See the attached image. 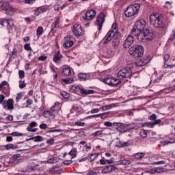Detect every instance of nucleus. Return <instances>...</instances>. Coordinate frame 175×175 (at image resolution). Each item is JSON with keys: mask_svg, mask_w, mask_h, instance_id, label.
<instances>
[{"mask_svg": "<svg viewBox=\"0 0 175 175\" xmlns=\"http://www.w3.org/2000/svg\"><path fill=\"white\" fill-rule=\"evenodd\" d=\"M73 88L75 91H79L81 95H91L92 94H95V91L91 90H87L79 85L75 86Z\"/></svg>", "mask_w": 175, "mask_h": 175, "instance_id": "10", "label": "nucleus"}, {"mask_svg": "<svg viewBox=\"0 0 175 175\" xmlns=\"http://www.w3.org/2000/svg\"><path fill=\"white\" fill-rule=\"evenodd\" d=\"M0 85H1V87H5V85H7L9 88V83H8V81H3L1 83Z\"/></svg>", "mask_w": 175, "mask_h": 175, "instance_id": "55", "label": "nucleus"}, {"mask_svg": "<svg viewBox=\"0 0 175 175\" xmlns=\"http://www.w3.org/2000/svg\"><path fill=\"white\" fill-rule=\"evenodd\" d=\"M149 120L150 121H157V115L155 113L152 114L150 117H149Z\"/></svg>", "mask_w": 175, "mask_h": 175, "instance_id": "47", "label": "nucleus"}, {"mask_svg": "<svg viewBox=\"0 0 175 175\" xmlns=\"http://www.w3.org/2000/svg\"><path fill=\"white\" fill-rule=\"evenodd\" d=\"M150 61H151V59H150V57L147 56V57H143L139 62L135 63V66H137V68L144 66L147 65V64H148Z\"/></svg>", "mask_w": 175, "mask_h": 175, "instance_id": "14", "label": "nucleus"}, {"mask_svg": "<svg viewBox=\"0 0 175 175\" xmlns=\"http://www.w3.org/2000/svg\"><path fill=\"white\" fill-rule=\"evenodd\" d=\"M2 7L3 8V10H8V8L10 6V3L9 1H2Z\"/></svg>", "mask_w": 175, "mask_h": 175, "instance_id": "34", "label": "nucleus"}, {"mask_svg": "<svg viewBox=\"0 0 175 175\" xmlns=\"http://www.w3.org/2000/svg\"><path fill=\"white\" fill-rule=\"evenodd\" d=\"M73 161L72 160H66L63 162V163H64V165H70V163H72Z\"/></svg>", "mask_w": 175, "mask_h": 175, "instance_id": "61", "label": "nucleus"}, {"mask_svg": "<svg viewBox=\"0 0 175 175\" xmlns=\"http://www.w3.org/2000/svg\"><path fill=\"white\" fill-rule=\"evenodd\" d=\"M118 165H124L125 166H128V165H131V161L124 159L120 160L117 162Z\"/></svg>", "mask_w": 175, "mask_h": 175, "instance_id": "30", "label": "nucleus"}, {"mask_svg": "<svg viewBox=\"0 0 175 175\" xmlns=\"http://www.w3.org/2000/svg\"><path fill=\"white\" fill-rule=\"evenodd\" d=\"M5 100V96L3 94L0 95V105H3V102Z\"/></svg>", "mask_w": 175, "mask_h": 175, "instance_id": "53", "label": "nucleus"}, {"mask_svg": "<svg viewBox=\"0 0 175 175\" xmlns=\"http://www.w3.org/2000/svg\"><path fill=\"white\" fill-rule=\"evenodd\" d=\"M98 157H99V153L92 154L88 160L91 161H95V159H96V158H98Z\"/></svg>", "mask_w": 175, "mask_h": 175, "instance_id": "36", "label": "nucleus"}, {"mask_svg": "<svg viewBox=\"0 0 175 175\" xmlns=\"http://www.w3.org/2000/svg\"><path fill=\"white\" fill-rule=\"evenodd\" d=\"M100 165H106V159H105V158H103L102 159L100 160Z\"/></svg>", "mask_w": 175, "mask_h": 175, "instance_id": "63", "label": "nucleus"}, {"mask_svg": "<svg viewBox=\"0 0 175 175\" xmlns=\"http://www.w3.org/2000/svg\"><path fill=\"white\" fill-rule=\"evenodd\" d=\"M51 110L53 111V113L58 111V110H59V103H55V105L51 108Z\"/></svg>", "mask_w": 175, "mask_h": 175, "instance_id": "28", "label": "nucleus"}, {"mask_svg": "<svg viewBox=\"0 0 175 175\" xmlns=\"http://www.w3.org/2000/svg\"><path fill=\"white\" fill-rule=\"evenodd\" d=\"M133 42H135L133 36H132V34L129 35L124 42L123 47L124 49H129L130 46H132L133 44Z\"/></svg>", "mask_w": 175, "mask_h": 175, "instance_id": "12", "label": "nucleus"}, {"mask_svg": "<svg viewBox=\"0 0 175 175\" xmlns=\"http://www.w3.org/2000/svg\"><path fill=\"white\" fill-rule=\"evenodd\" d=\"M43 33V27H38L37 29V35H42Z\"/></svg>", "mask_w": 175, "mask_h": 175, "instance_id": "48", "label": "nucleus"}, {"mask_svg": "<svg viewBox=\"0 0 175 175\" xmlns=\"http://www.w3.org/2000/svg\"><path fill=\"white\" fill-rule=\"evenodd\" d=\"M47 163H55L57 162V159L53 157L46 161Z\"/></svg>", "mask_w": 175, "mask_h": 175, "instance_id": "46", "label": "nucleus"}, {"mask_svg": "<svg viewBox=\"0 0 175 175\" xmlns=\"http://www.w3.org/2000/svg\"><path fill=\"white\" fill-rule=\"evenodd\" d=\"M4 148H5L6 150H16V149L18 148V146H17L16 145H13L12 144H9L4 146Z\"/></svg>", "mask_w": 175, "mask_h": 175, "instance_id": "29", "label": "nucleus"}, {"mask_svg": "<svg viewBox=\"0 0 175 175\" xmlns=\"http://www.w3.org/2000/svg\"><path fill=\"white\" fill-rule=\"evenodd\" d=\"M35 0H25V3L28 5H33V3H35Z\"/></svg>", "mask_w": 175, "mask_h": 175, "instance_id": "51", "label": "nucleus"}, {"mask_svg": "<svg viewBox=\"0 0 175 175\" xmlns=\"http://www.w3.org/2000/svg\"><path fill=\"white\" fill-rule=\"evenodd\" d=\"M169 58H170V55L165 54L163 57L164 62H167L169 61Z\"/></svg>", "mask_w": 175, "mask_h": 175, "instance_id": "52", "label": "nucleus"}, {"mask_svg": "<svg viewBox=\"0 0 175 175\" xmlns=\"http://www.w3.org/2000/svg\"><path fill=\"white\" fill-rule=\"evenodd\" d=\"M5 24H7L8 29H10V28H12V27H13V20L6 19V18L1 19L0 25H2V27H5Z\"/></svg>", "mask_w": 175, "mask_h": 175, "instance_id": "17", "label": "nucleus"}, {"mask_svg": "<svg viewBox=\"0 0 175 175\" xmlns=\"http://www.w3.org/2000/svg\"><path fill=\"white\" fill-rule=\"evenodd\" d=\"M62 75H63V76H70V75H72V71L70 68H66L62 70Z\"/></svg>", "mask_w": 175, "mask_h": 175, "instance_id": "26", "label": "nucleus"}, {"mask_svg": "<svg viewBox=\"0 0 175 175\" xmlns=\"http://www.w3.org/2000/svg\"><path fill=\"white\" fill-rule=\"evenodd\" d=\"M73 44L74 42L72 40H70V36H68L67 37H66V41L63 45L64 49H70V47H72Z\"/></svg>", "mask_w": 175, "mask_h": 175, "instance_id": "19", "label": "nucleus"}, {"mask_svg": "<svg viewBox=\"0 0 175 175\" xmlns=\"http://www.w3.org/2000/svg\"><path fill=\"white\" fill-rule=\"evenodd\" d=\"M27 87V83L25 81H19V88L23 89Z\"/></svg>", "mask_w": 175, "mask_h": 175, "instance_id": "40", "label": "nucleus"}, {"mask_svg": "<svg viewBox=\"0 0 175 175\" xmlns=\"http://www.w3.org/2000/svg\"><path fill=\"white\" fill-rule=\"evenodd\" d=\"M46 144H50V145L54 144V139L53 138H51L50 139H48L46 141Z\"/></svg>", "mask_w": 175, "mask_h": 175, "instance_id": "56", "label": "nucleus"}, {"mask_svg": "<svg viewBox=\"0 0 175 175\" xmlns=\"http://www.w3.org/2000/svg\"><path fill=\"white\" fill-rule=\"evenodd\" d=\"M76 152H77V149L72 148L69 152L68 155H70L72 158H76Z\"/></svg>", "mask_w": 175, "mask_h": 175, "instance_id": "33", "label": "nucleus"}, {"mask_svg": "<svg viewBox=\"0 0 175 175\" xmlns=\"http://www.w3.org/2000/svg\"><path fill=\"white\" fill-rule=\"evenodd\" d=\"M140 135L142 136V137H143L144 139H145V137H147V131L146 130H142L140 131Z\"/></svg>", "mask_w": 175, "mask_h": 175, "instance_id": "41", "label": "nucleus"}, {"mask_svg": "<svg viewBox=\"0 0 175 175\" xmlns=\"http://www.w3.org/2000/svg\"><path fill=\"white\" fill-rule=\"evenodd\" d=\"M101 135H102V131H96L95 133H94L92 134V136L98 137V136H100Z\"/></svg>", "mask_w": 175, "mask_h": 175, "instance_id": "50", "label": "nucleus"}, {"mask_svg": "<svg viewBox=\"0 0 175 175\" xmlns=\"http://www.w3.org/2000/svg\"><path fill=\"white\" fill-rule=\"evenodd\" d=\"M62 81H63V83H66V84H72V83H73L75 80H73V78H67L62 79Z\"/></svg>", "mask_w": 175, "mask_h": 175, "instance_id": "32", "label": "nucleus"}, {"mask_svg": "<svg viewBox=\"0 0 175 175\" xmlns=\"http://www.w3.org/2000/svg\"><path fill=\"white\" fill-rule=\"evenodd\" d=\"M24 49L27 51H31V50H32V48H31V45L29 44H25L24 46Z\"/></svg>", "mask_w": 175, "mask_h": 175, "instance_id": "45", "label": "nucleus"}, {"mask_svg": "<svg viewBox=\"0 0 175 175\" xmlns=\"http://www.w3.org/2000/svg\"><path fill=\"white\" fill-rule=\"evenodd\" d=\"M72 109L74 110V111H76L77 113L81 112V108L79 107H76L75 105L72 106Z\"/></svg>", "mask_w": 175, "mask_h": 175, "instance_id": "43", "label": "nucleus"}, {"mask_svg": "<svg viewBox=\"0 0 175 175\" xmlns=\"http://www.w3.org/2000/svg\"><path fill=\"white\" fill-rule=\"evenodd\" d=\"M150 23L154 28L157 29H164L166 28V25L163 23V15L162 14L156 13L150 16Z\"/></svg>", "mask_w": 175, "mask_h": 175, "instance_id": "2", "label": "nucleus"}, {"mask_svg": "<svg viewBox=\"0 0 175 175\" xmlns=\"http://www.w3.org/2000/svg\"><path fill=\"white\" fill-rule=\"evenodd\" d=\"M40 129H46V128H47V124L42 123L40 125Z\"/></svg>", "mask_w": 175, "mask_h": 175, "instance_id": "62", "label": "nucleus"}, {"mask_svg": "<svg viewBox=\"0 0 175 175\" xmlns=\"http://www.w3.org/2000/svg\"><path fill=\"white\" fill-rule=\"evenodd\" d=\"M88 175H98V172H95L94 171H90L88 173Z\"/></svg>", "mask_w": 175, "mask_h": 175, "instance_id": "64", "label": "nucleus"}, {"mask_svg": "<svg viewBox=\"0 0 175 175\" xmlns=\"http://www.w3.org/2000/svg\"><path fill=\"white\" fill-rule=\"evenodd\" d=\"M61 58H62V55L59 51H58L56 54L53 56V61L54 62H58V61H61Z\"/></svg>", "mask_w": 175, "mask_h": 175, "instance_id": "25", "label": "nucleus"}, {"mask_svg": "<svg viewBox=\"0 0 175 175\" xmlns=\"http://www.w3.org/2000/svg\"><path fill=\"white\" fill-rule=\"evenodd\" d=\"M140 10V4L135 3L133 5L129 6L126 8L124 11V16L126 17H132V16H135V14H137L139 13V10Z\"/></svg>", "mask_w": 175, "mask_h": 175, "instance_id": "4", "label": "nucleus"}, {"mask_svg": "<svg viewBox=\"0 0 175 175\" xmlns=\"http://www.w3.org/2000/svg\"><path fill=\"white\" fill-rule=\"evenodd\" d=\"M117 169L118 167L115 165H107L103 168L101 173L103 174H110V173H113Z\"/></svg>", "mask_w": 175, "mask_h": 175, "instance_id": "13", "label": "nucleus"}, {"mask_svg": "<svg viewBox=\"0 0 175 175\" xmlns=\"http://www.w3.org/2000/svg\"><path fill=\"white\" fill-rule=\"evenodd\" d=\"M96 16V12L94 10H89L85 14V16H83L84 21H91L94 17Z\"/></svg>", "mask_w": 175, "mask_h": 175, "instance_id": "9", "label": "nucleus"}, {"mask_svg": "<svg viewBox=\"0 0 175 175\" xmlns=\"http://www.w3.org/2000/svg\"><path fill=\"white\" fill-rule=\"evenodd\" d=\"M146 24V23L144 19H140L135 22V27L137 28V29H139L140 31H144Z\"/></svg>", "mask_w": 175, "mask_h": 175, "instance_id": "16", "label": "nucleus"}, {"mask_svg": "<svg viewBox=\"0 0 175 175\" xmlns=\"http://www.w3.org/2000/svg\"><path fill=\"white\" fill-rule=\"evenodd\" d=\"M105 18H106V15L103 12H101L96 20V25L98 27V31H102L103 24L105 23Z\"/></svg>", "mask_w": 175, "mask_h": 175, "instance_id": "7", "label": "nucleus"}, {"mask_svg": "<svg viewBox=\"0 0 175 175\" xmlns=\"http://www.w3.org/2000/svg\"><path fill=\"white\" fill-rule=\"evenodd\" d=\"M154 38L155 33H154L153 31L146 29L142 32V40H141V42L153 40Z\"/></svg>", "mask_w": 175, "mask_h": 175, "instance_id": "6", "label": "nucleus"}, {"mask_svg": "<svg viewBox=\"0 0 175 175\" xmlns=\"http://www.w3.org/2000/svg\"><path fill=\"white\" fill-rule=\"evenodd\" d=\"M28 140H33V142H43V137L40 136V135H37L36 137H33L31 138H29V139H27V141Z\"/></svg>", "mask_w": 175, "mask_h": 175, "instance_id": "24", "label": "nucleus"}, {"mask_svg": "<svg viewBox=\"0 0 175 175\" xmlns=\"http://www.w3.org/2000/svg\"><path fill=\"white\" fill-rule=\"evenodd\" d=\"M21 98H23V94L18 93L16 97V102H18L19 100H21Z\"/></svg>", "mask_w": 175, "mask_h": 175, "instance_id": "49", "label": "nucleus"}, {"mask_svg": "<svg viewBox=\"0 0 175 175\" xmlns=\"http://www.w3.org/2000/svg\"><path fill=\"white\" fill-rule=\"evenodd\" d=\"M55 112L53 111L52 110L46 111V113H48V115L49 116V118H51V120H54V118H55Z\"/></svg>", "mask_w": 175, "mask_h": 175, "instance_id": "35", "label": "nucleus"}, {"mask_svg": "<svg viewBox=\"0 0 175 175\" xmlns=\"http://www.w3.org/2000/svg\"><path fill=\"white\" fill-rule=\"evenodd\" d=\"M54 132H62L61 129H55V130H50L47 133H54Z\"/></svg>", "mask_w": 175, "mask_h": 175, "instance_id": "59", "label": "nucleus"}, {"mask_svg": "<svg viewBox=\"0 0 175 175\" xmlns=\"http://www.w3.org/2000/svg\"><path fill=\"white\" fill-rule=\"evenodd\" d=\"M103 83L111 86V77H107L103 79Z\"/></svg>", "mask_w": 175, "mask_h": 175, "instance_id": "38", "label": "nucleus"}, {"mask_svg": "<svg viewBox=\"0 0 175 175\" xmlns=\"http://www.w3.org/2000/svg\"><path fill=\"white\" fill-rule=\"evenodd\" d=\"M61 95L63 96V98H64V99H69V98H70V94L66 92H62Z\"/></svg>", "mask_w": 175, "mask_h": 175, "instance_id": "39", "label": "nucleus"}, {"mask_svg": "<svg viewBox=\"0 0 175 175\" xmlns=\"http://www.w3.org/2000/svg\"><path fill=\"white\" fill-rule=\"evenodd\" d=\"M11 135H12V136H17V137H18V136H23V133H18V132H12V133H11Z\"/></svg>", "mask_w": 175, "mask_h": 175, "instance_id": "54", "label": "nucleus"}, {"mask_svg": "<svg viewBox=\"0 0 175 175\" xmlns=\"http://www.w3.org/2000/svg\"><path fill=\"white\" fill-rule=\"evenodd\" d=\"M79 79L81 81H86V80L91 79V75L89 73L80 72L78 75Z\"/></svg>", "mask_w": 175, "mask_h": 175, "instance_id": "18", "label": "nucleus"}, {"mask_svg": "<svg viewBox=\"0 0 175 175\" xmlns=\"http://www.w3.org/2000/svg\"><path fill=\"white\" fill-rule=\"evenodd\" d=\"M104 125L105 126H113V125H114V126H121L122 125V123H120V122L111 123V122H105L104 123Z\"/></svg>", "mask_w": 175, "mask_h": 175, "instance_id": "22", "label": "nucleus"}, {"mask_svg": "<svg viewBox=\"0 0 175 175\" xmlns=\"http://www.w3.org/2000/svg\"><path fill=\"white\" fill-rule=\"evenodd\" d=\"M18 75H19L20 79H24V77H25V72H24L23 70H19Z\"/></svg>", "mask_w": 175, "mask_h": 175, "instance_id": "44", "label": "nucleus"}, {"mask_svg": "<svg viewBox=\"0 0 175 175\" xmlns=\"http://www.w3.org/2000/svg\"><path fill=\"white\" fill-rule=\"evenodd\" d=\"M46 12H47V7L41 6L34 11V14L35 16H40V14H42V13H44Z\"/></svg>", "mask_w": 175, "mask_h": 175, "instance_id": "20", "label": "nucleus"}, {"mask_svg": "<svg viewBox=\"0 0 175 175\" xmlns=\"http://www.w3.org/2000/svg\"><path fill=\"white\" fill-rule=\"evenodd\" d=\"M118 38V25L114 23H113L111 29L107 33L106 36L103 38V44H107L111 39H116V41L112 42V46L114 49L118 48V41L117 40Z\"/></svg>", "mask_w": 175, "mask_h": 175, "instance_id": "1", "label": "nucleus"}, {"mask_svg": "<svg viewBox=\"0 0 175 175\" xmlns=\"http://www.w3.org/2000/svg\"><path fill=\"white\" fill-rule=\"evenodd\" d=\"M116 146L118 147H128L129 146V142H122L121 141H118L117 142Z\"/></svg>", "mask_w": 175, "mask_h": 175, "instance_id": "31", "label": "nucleus"}, {"mask_svg": "<svg viewBox=\"0 0 175 175\" xmlns=\"http://www.w3.org/2000/svg\"><path fill=\"white\" fill-rule=\"evenodd\" d=\"M14 100H13V99L10 98L8 99L6 101H4L3 103V109H7L8 110H13V109H14Z\"/></svg>", "mask_w": 175, "mask_h": 175, "instance_id": "15", "label": "nucleus"}, {"mask_svg": "<svg viewBox=\"0 0 175 175\" xmlns=\"http://www.w3.org/2000/svg\"><path fill=\"white\" fill-rule=\"evenodd\" d=\"M131 76H132V69L131 67L123 68L118 72V77L120 79H129Z\"/></svg>", "mask_w": 175, "mask_h": 175, "instance_id": "5", "label": "nucleus"}, {"mask_svg": "<svg viewBox=\"0 0 175 175\" xmlns=\"http://www.w3.org/2000/svg\"><path fill=\"white\" fill-rule=\"evenodd\" d=\"M72 32L77 38L84 35V31H83V28H81V25H75L73 26Z\"/></svg>", "mask_w": 175, "mask_h": 175, "instance_id": "8", "label": "nucleus"}, {"mask_svg": "<svg viewBox=\"0 0 175 175\" xmlns=\"http://www.w3.org/2000/svg\"><path fill=\"white\" fill-rule=\"evenodd\" d=\"M121 83V81L120 79H117L116 78L111 77V87H116V85H118Z\"/></svg>", "mask_w": 175, "mask_h": 175, "instance_id": "23", "label": "nucleus"}, {"mask_svg": "<svg viewBox=\"0 0 175 175\" xmlns=\"http://www.w3.org/2000/svg\"><path fill=\"white\" fill-rule=\"evenodd\" d=\"M145 154L144 152H138L135 154V158L136 159H142V158H144Z\"/></svg>", "mask_w": 175, "mask_h": 175, "instance_id": "37", "label": "nucleus"}, {"mask_svg": "<svg viewBox=\"0 0 175 175\" xmlns=\"http://www.w3.org/2000/svg\"><path fill=\"white\" fill-rule=\"evenodd\" d=\"M106 162L107 163H108L109 165L111 164V163H113L114 162V158L113 157H111L110 159L107 160L106 159Z\"/></svg>", "mask_w": 175, "mask_h": 175, "instance_id": "57", "label": "nucleus"}, {"mask_svg": "<svg viewBox=\"0 0 175 175\" xmlns=\"http://www.w3.org/2000/svg\"><path fill=\"white\" fill-rule=\"evenodd\" d=\"M47 59V57L46 56H40L38 57V61H46Z\"/></svg>", "mask_w": 175, "mask_h": 175, "instance_id": "58", "label": "nucleus"}, {"mask_svg": "<svg viewBox=\"0 0 175 175\" xmlns=\"http://www.w3.org/2000/svg\"><path fill=\"white\" fill-rule=\"evenodd\" d=\"M36 125H38V123H36V122L33 121L30 123V128H35V126H36Z\"/></svg>", "mask_w": 175, "mask_h": 175, "instance_id": "60", "label": "nucleus"}, {"mask_svg": "<svg viewBox=\"0 0 175 175\" xmlns=\"http://www.w3.org/2000/svg\"><path fill=\"white\" fill-rule=\"evenodd\" d=\"M161 124V119H157L153 122H148L144 124V126H148V128H154L155 125Z\"/></svg>", "mask_w": 175, "mask_h": 175, "instance_id": "21", "label": "nucleus"}, {"mask_svg": "<svg viewBox=\"0 0 175 175\" xmlns=\"http://www.w3.org/2000/svg\"><path fill=\"white\" fill-rule=\"evenodd\" d=\"M75 126H84L85 125V122H76L74 123Z\"/></svg>", "mask_w": 175, "mask_h": 175, "instance_id": "42", "label": "nucleus"}, {"mask_svg": "<svg viewBox=\"0 0 175 175\" xmlns=\"http://www.w3.org/2000/svg\"><path fill=\"white\" fill-rule=\"evenodd\" d=\"M161 172H163V168L161 167H157L152 169L150 173L151 174H155V173H161Z\"/></svg>", "mask_w": 175, "mask_h": 175, "instance_id": "27", "label": "nucleus"}, {"mask_svg": "<svg viewBox=\"0 0 175 175\" xmlns=\"http://www.w3.org/2000/svg\"><path fill=\"white\" fill-rule=\"evenodd\" d=\"M131 33L132 36H137V39H138L139 42H142L143 40V33L142 32V30L136 28L135 27L132 29Z\"/></svg>", "mask_w": 175, "mask_h": 175, "instance_id": "11", "label": "nucleus"}, {"mask_svg": "<svg viewBox=\"0 0 175 175\" xmlns=\"http://www.w3.org/2000/svg\"><path fill=\"white\" fill-rule=\"evenodd\" d=\"M129 55H133L134 58H140V57H143L144 54V49L142 45H135L129 49Z\"/></svg>", "mask_w": 175, "mask_h": 175, "instance_id": "3", "label": "nucleus"}]
</instances>
